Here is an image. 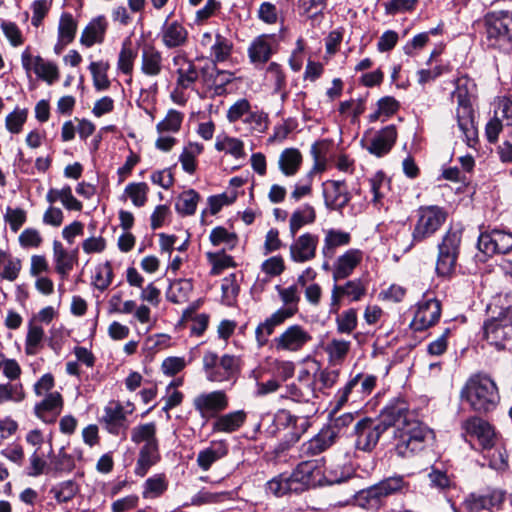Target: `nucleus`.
Listing matches in <instances>:
<instances>
[{"label":"nucleus","instance_id":"f257e3e1","mask_svg":"<svg viewBox=\"0 0 512 512\" xmlns=\"http://www.w3.org/2000/svg\"><path fill=\"white\" fill-rule=\"evenodd\" d=\"M391 428L396 440L395 451L403 458L423 450L432 434L430 429L413 418L405 401L397 400L386 406L378 419L363 418L356 423V448L371 451L381 435Z\"/></svg>","mask_w":512,"mask_h":512},{"label":"nucleus","instance_id":"f03ea898","mask_svg":"<svg viewBox=\"0 0 512 512\" xmlns=\"http://www.w3.org/2000/svg\"><path fill=\"white\" fill-rule=\"evenodd\" d=\"M351 477L350 468L336 466L325 474L313 461H303L289 475H280L267 483V492L277 497L288 493H301L311 487L338 484Z\"/></svg>","mask_w":512,"mask_h":512},{"label":"nucleus","instance_id":"7ed1b4c3","mask_svg":"<svg viewBox=\"0 0 512 512\" xmlns=\"http://www.w3.org/2000/svg\"><path fill=\"white\" fill-rule=\"evenodd\" d=\"M460 395L477 412H489L495 409L500 401L497 384L484 373L471 375Z\"/></svg>","mask_w":512,"mask_h":512},{"label":"nucleus","instance_id":"20e7f679","mask_svg":"<svg viewBox=\"0 0 512 512\" xmlns=\"http://www.w3.org/2000/svg\"><path fill=\"white\" fill-rule=\"evenodd\" d=\"M409 491V483L401 475L385 478L377 484L359 491L354 496L355 505L365 510H379L385 499L393 494Z\"/></svg>","mask_w":512,"mask_h":512},{"label":"nucleus","instance_id":"39448f33","mask_svg":"<svg viewBox=\"0 0 512 512\" xmlns=\"http://www.w3.org/2000/svg\"><path fill=\"white\" fill-rule=\"evenodd\" d=\"M485 43L488 47L503 51L512 49V13L489 12L484 17Z\"/></svg>","mask_w":512,"mask_h":512},{"label":"nucleus","instance_id":"423d86ee","mask_svg":"<svg viewBox=\"0 0 512 512\" xmlns=\"http://www.w3.org/2000/svg\"><path fill=\"white\" fill-rule=\"evenodd\" d=\"M448 212L437 205L420 206L412 230L411 246L431 238L446 222Z\"/></svg>","mask_w":512,"mask_h":512},{"label":"nucleus","instance_id":"0eeeda50","mask_svg":"<svg viewBox=\"0 0 512 512\" xmlns=\"http://www.w3.org/2000/svg\"><path fill=\"white\" fill-rule=\"evenodd\" d=\"M462 232L460 229L450 228L438 244L436 271L441 276L451 275L456 268L460 253Z\"/></svg>","mask_w":512,"mask_h":512},{"label":"nucleus","instance_id":"6e6552de","mask_svg":"<svg viewBox=\"0 0 512 512\" xmlns=\"http://www.w3.org/2000/svg\"><path fill=\"white\" fill-rule=\"evenodd\" d=\"M486 340L497 349H505L512 341V310L503 309L498 316L492 317L484 324Z\"/></svg>","mask_w":512,"mask_h":512},{"label":"nucleus","instance_id":"1a4fd4ad","mask_svg":"<svg viewBox=\"0 0 512 512\" xmlns=\"http://www.w3.org/2000/svg\"><path fill=\"white\" fill-rule=\"evenodd\" d=\"M457 99L458 108L456 112L458 128L463 135V140L470 147L477 141V129L474 123V112L465 92L459 87L452 94Z\"/></svg>","mask_w":512,"mask_h":512},{"label":"nucleus","instance_id":"9d476101","mask_svg":"<svg viewBox=\"0 0 512 512\" xmlns=\"http://www.w3.org/2000/svg\"><path fill=\"white\" fill-rule=\"evenodd\" d=\"M274 425L278 430H288L285 435L286 442L293 444L307 431L309 421L305 417L293 415L289 410L280 409L274 416Z\"/></svg>","mask_w":512,"mask_h":512},{"label":"nucleus","instance_id":"9b49d317","mask_svg":"<svg viewBox=\"0 0 512 512\" xmlns=\"http://www.w3.org/2000/svg\"><path fill=\"white\" fill-rule=\"evenodd\" d=\"M505 493L492 490L486 493H472L464 501L465 508L471 512L480 510H505L507 507Z\"/></svg>","mask_w":512,"mask_h":512},{"label":"nucleus","instance_id":"f8f14e48","mask_svg":"<svg viewBox=\"0 0 512 512\" xmlns=\"http://www.w3.org/2000/svg\"><path fill=\"white\" fill-rule=\"evenodd\" d=\"M21 62L27 73L33 71L38 78L50 85L59 79L57 65L51 61H46L39 55L32 56L28 48L22 52Z\"/></svg>","mask_w":512,"mask_h":512},{"label":"nucleus","instance_id":"ddd939ff","mask_svg":"<svg viewBox=\"0 0 512 512\" xmlns=\"http://www.w3.org/2000/svg\"><path fill=\"white\" fill-rule=\"evenodd\" d=\"M228 404V397L222 390L201 393L193 400L194 408L204 418L217 417L228 407Z\"/></svg>","mask_w":512,"mask_h":512},{"label":"nucleus","instance_id":"4468645a","mask_svg":"<svg viewBox=\"0 0 512 512\" xmlns=\"http://www.w3.org/2000/svg\"><path fill=\"white\" fill-rule=\"evenodd\" d=\"M367 293L366 283L360 279L347 281L343 285L335 284L331 292V312H337L340 300L343 297L349 298L350 301H360Z\"/></svg>","mask_w":512,"mask_h":512},{"label":"nucleus","instance_id":"2eb2a0df","mask_svg":"<svg viewBox=\"0 0 512 512\" xmlns=\"http://www.w3.org/2000/svg\"><path fill=\"white\" fill-rule=\"evenodd\" d=\"M312 336L300 325L289 326L279 337L274 339L277 350L296 352L301 350Z\"/></svg>","mask_w":512,"mask_h":512},{"label":"nucleus","instance_id":"dca6fc26","mask_svg":"<svg viewBox=\"0 0 512 512\" xmlns=\"http://www.w3.org/2000/svg\"><path fill=\"white\" fill-rule=\"evenodd\" d=\"M441 316V305L436 299H428L418 303L417 311L411 322L415 331H423L438 322Z\"/></svg>","mask_w":512,"mask_h":512},{"label":"nucleus","instance_id":"f3484780","mask_svg":"<svg viewBox=\"0 0 512 512\" xmlns=\"http://www.w3.org/2000/svg\"><path fill=\"white\" fill-rule=\"evenodd\" d=\"M337 437L338 432L335 428L325 427L321 429L317 435L301 445V457H310L321 454L335 443Z\"/></svg>","mask_w":512,"mask_h":512},{"label":"nucleus","instance_id":"a211bd4d","mask_svg":"<svg viewBox=\"0 0 512 512\" xmlns=\"http://www.w3.org/2000/svg\"><path fill=\"white\" fill-rule=\"evenodd\" d=\"M319 238L311 233H304L290 245V258L296 263L311 261L316 256Z\"/></svg>","mask_w":512,"mask_h":512},{"label":"nucleus","instance_id":"6ab92c4d","mask_svg":"<svg viewBox=\"0 0 512 512\" xmlns=\"http://www.w3.org/2000/svg\"><path fill=\"white\" fill-rule=\"evenodd\" d=\"M466 436L476 438L482 448H489L495 441L491 425L479 417H470L462 423Z\"/></svg>","mask_w":512,"mask_h":512},{"label":"nucleus","instance_id":"aec40b11","mask_svg":"<svg viewBox=\"0 0 512 512\" xmlns=\"http://www.w3.org/2000/svg\"><path fill=\"white\" fill-rule=\"evenodd\" d=\"M101 422L105 425L107 431L113 435L125 434L128 423L127 416L123 406L117 402H110L104 408V414Z\"/></svg>","mask_w":512,"mask_h":512},{"label":"nucleus","instance_id":"412c9836","mask_svg":"<svg viewBox=\"0 0 512 512\" xmlns=\"http://www.w3.org/2000/svg\"><path fill=\"white\" fill-rule=\"evenodd\" d=\"M325 205L332 210H341L350 201V195L342 181H327L323 184Z\"/></svg>","mask_w":512,"mask_h":512},{"label":"nucleus","instance_id":"4be33fe9","mask_svg":"<svg viewBox=\"0 0 512 512\" xmlns=\"http://www.w3.org/2000/svg\"><path fill=\"white\" fill-rule=\"evenodd\" d=\"M201 78L203 83L214 91V94L223 95L226 92V85L233 80V74L225 70H218L215 65H212L201 69Z\"/></svg>","mask_w":512,"mask_h":512},{"label":"nucleus","instance_id":"5701e85b","mask_svg":"<svg viewBox=\"0 0 512 512\" xmlns=\"http://www.w3.org/2000/svg\"><path fill=\"white\" fill-rule=\"evenodd\" d=\"M63 407V399L59 392L49 393L41 402L37 403L34 412L38 418L46 423H53Z\"/></svg>","mask_w":512,"mask_h":512},{"label":"nucleus","instance_id":"b1692460","mask_svg":"<svg viewBox=\"0 0 512 512\" xmlns=\"http://www.w3.org/2000/svg\"><path fill=\"white\" fill-rule=\"evenodd\" d=\"M396 139V127L394 125H388L374 136L367 149L371 154L377 157L384 156L392 149Z\"/></svg>","mask_w":512,"mask_h":512},{"label":"nucleus","instance_id":"393cba45","mask_svg":"<svg viewBox=\"0 0 512 512\" xmlns=\"http://www.w3.org/2000/svg\"><path fill=\"white\" fill-rule=\"evenodd\" d=\"M361 260L362 252L358 249H350L338 257L332 275L334 281L349 277Z\"/></svg>","mask_w":512,"mask_h":512},{"label":"nucleus","instance_id":"a878e982","mask_svg":"<svg viewBox=\"0 0 512 512\" xmlns=\"http://www.w3.org/2000/svg\"><path fill=\"white\" fill-rule=\"evenodd\" d=\"M228 454V446L224 441H212L210 445L201 450L197 455V465L203 471H208L211 466Z\"/></svg>","mask_w":512,"mask_h":512},{"label":"nucleus","instance_id":"bb28decb","mask_svg":"<svg viewBox=\"0 0 512 512\" xmlns=\"http://www.w3.org/2000/svg\"><path fill=\"white\" fill-rule=\"evenodd\" d=\"M246 418L247 413L244 410L218 415L212 423V430L213 432L233 433L243 426Z\"/></svg>","mask_w":512,"mask_h":512},{"label":"nucleus","instance_id":"cd10ccee","mask_svg":"<svg viewBox=\"0 0 512 512\" xmlns=\"http://www.w3.org/2000/svg\"><path fill=\"white\" fill-rule=\"evenodd\" d=\"M272 53V38L268 35L256 37L248 48L249 59L254 65L266 63Z\"/></svg>","mask_w":512,"mask_h":512},{"label":"nucleus","instance_id":"c85d7f7f","mask_svg":"<svg viewBox=\"0 0 512 512\" xmlns=\"http://www.w3.org/2000/svg\"><path fill=\"white\" fill-rule=\"evenodd\" d=\"M188 40V31L177 21L165 22L162 28V42L167 48L181 47Z\"/></svg>","mask_w":512,"mask_h":512},{"label":"nucleus","instance_id":"c756f323","mask_svg":"<svg viewBox=\"0 0 512 512\" xmlns=\"http://www.w3.org/2000/svg\"><path fill=\"white\" fill-rule=\"evenodd\" d=\"M163 69L162 53L153 46H145L141 54V71L150 77H157Z\"/></svg>","mask_w":512,"mask_h":512},{"label":"nucleus","instance_id":"7c9ffc66","mask_svg":"<svg viewBox=\"0 0 512 512\" xmlns=\"http://www.w3.org/2000/svg\"><path fill=\"white\" fill-rule=\"evenodd\" d=\"M108 23L104 16H98L92 19L82 32L80 42L86 47H91L95 43H101L107 30Z\"/></svg>","mask_w":512,"mask_h":512},{"label":"nucleus","instance_id":"2f4dec72","mask_svg":"<svg viewBox=\"0 0 512 512\" xmlns=\"http://www.w3.org/2000/svg\"><path fill=\"white\" fill-rule=\"evenodd\" d=\"M303 376L308 377L309 373L307 371L301 372L298 378L299 383H292L287 386L286 396L296 402H309L317 396L313 383L309 381L303 382Z\"/></svg>","mask_w":512,"mask_h":512},{"label":"nucleus","instance_id":"473e14b6","mask_svg":"<svg viewBox=\"0 0 512 512\" xmlns=\"http://www.w3.org/2000/svg\"><path fill=\"white\" fill-rule=\"evenodd\" d=\"M160 460L158 444H144L135 467L136 475L144 477L148 470Z\"/></svg>","mask_w":512,"mask_h":512},{"label":"nucleus","instance_id":"72a5a7b5","mask_svg":"<svg viewBox=\"0 0 512 512\" xmlns=\"http://www.w3.org/2000/svg\"><path fill=\"white\" fill-rule=\"evenodd\" d=\"M316 220V211L313 206L305 204L296 209L289 220V231L292 237L305 225L313 224Z\"/></svg>","mask_w":512,"mask_h":512},{"label":"nucleus","instance_id":"f704fd0d","mask_svg":"<svg viewBox=\"0 0 512 512\" xmlns=\"http://www.w3.org/2000/svg\"><path fill=\"white\" fill-rule=\"evenodd\" d=\"M302 163V155L296 148H286L279 156V169L285 176L295 175Z\"/></svg>","mask_w":512,"mask_h":512},{"label":"nucleus","instance_id":"c9c22d12","mask_svg":"<svg viewBox=\"0 0 512 512\" xmlns=\"http://www.w3.org/2000/svg\"><path fill=\"white\" fill-rule=\"evenodd\" d=\"M233 50V43L220 33H216L214 42L210 47V58L213 65L230 59Z\"/></svg>","mask_w":512,"mask_h":512},{"label":"nucleus","instance_id":"e433bc0d","mask_svg":"<svg viewBox=\"0 0 512 512\" xmlns=\"http://www.w3.org/2000/svg\"><path fill=\"white\" fill-rule=\"evenodd\" d=\"M351 236L348 232L329 229L326 231L322 253L325 257H331L337 247L345 246L350 243Z\"/></svg>","mask_w":512,"mask_h":512},{"label":"nucleus","instance_id":"4c0bfd02","mask_svg":"<svg viewBox=\"0 0 512 512\" xmlns=\"http://www.w3.org/2000/svg\"><path fill=\"white\" fill-rule=\"evenodd\" d=\"M53 259L57 273L63 278L66 277L73 268L74 259L57 240L53 242Z\"/></svg>","mask_w":512,"mask_h":512},{"label":"nucleus","instance_id":"58836bf2","mask_svg":"<svg viewBox=\"0 0 512 512\" xmlns=\"http://www.w3.org/2000/svg\"><path fill=\"white\" fill-rule=\"evenodd\" d=\"M193 290V284L189 279H178L173 281L167 291V298L173 303H184L189 299Z\"/></svg>","mask_w":512,"mask_h":512},{"label":"nucleus","instance_id":"ea45409f","mask_svg":"<svg viewBox=\"0 0 512 512\" xmlns=\"http://www.w3.org/2000/svg\"><path fill=\"white\" fill-rule=\"evenodd\" d=\"M176 73V85L181 89L192 88L201 75V72L196 69V66L191 61H185V63L177 69Z\"/></svg>","mask_w":512,"mask_h":512},{"label":"nucleus","instance_id":"a19ab883","mask_svg":"<svg viewBox=\"0 0 512 512\" xmlns=\"http://www.w3.org/2000/svg\"><path fill=\"white\" fill-rule=\"evenodd\" d=\"M350 346V341L333 338L325 345L324 350L328 354L330 362L340 364L346 358Z\"/></svg>","mask_w":512,"mask_h":512},{"label":"nucleus","instance_id":"79ce46f5","mask_svg":"<svg viewBox=\"0 0 512 512\" xmlns=\"http://www.w3.org/2000/svg\"><path fill=\"white\" fill-rule=\"evenodd\" d=\"M199 199L200 196L195 190L190 189L184 191L177 198V201L175 203V209L181 215H193L196 211Z\"/></svg>","mask_w":512,"mask_h":512},{"label":"nucleus","instance_id":"37998d69","mask_svg":"<svg viewBox=\"0 0 512 512\" xmlns=\"http://www.w3.org/2000/svg\"><path fill=\"white\" fill-rule=\"evenodd\" d=\"M44 336L45 333L41 326L29 323L25 340V353L27 355H36L42 347Z\"/></svg>","mask_w":512,"mask_h":512},{"label":"nucleus","instance_id":"c03bdc74","mask_svg":"<svg viewBox=\"0 0 512 512\" xmlns=\"http://www.w3.org/2000/svg\"><path fill=\"white\" fill-rule=\"evenodd\" d=\"M484 457L492 469L504 471L508 466L507 451L502 447H495L494 442L489 448H483Z\"/></svg>","mask_w":512,"mask_h":512},{"label":"nucleus","instance_id":"a18cd8bd","mask_svg":"<svg viewBox=\"0 0 512 512\" xmlns=\"http://www.w3.org/2000/svg\"><path fill=\"white\" fill-rule=\"evenodd\" d=\"M109 64L107 62H92L89 70L92 74L93 84L97 91L107 90L110 87V81L107 76Z\"/></svg>","mask_w":512,"mask_h":512},{"label":"nucleus","instance_id":"49530a36","mask_svg":"<svg viewBox=\"0 0 512 512\" xmlns=\"http://www.w3.org/2000/svg\"><path fill=\"white\" fill-rule=\"evenodd\" d=\"M76 31L77 23L73 16L70 13L62 14L59 21L58 34L59 40L62 42L63 46L71 43L74 40Z\"/></svg>","mask_w":512,"mask_h":512},{"label":"nucleus","instance_id":"de8ad7c7","mask_svg":"<svg viewBox=\"0 0 512 512\" xmlns=\"http://www.w3.org/2000/svg\"><path fill=\"white\" fill-rule=\"evenodd\" d=\"M132 442L139 444H158L156 438V425L155 423H146L134 427L131 431Z\"/></svg>","mask_w":512,"mask_h":512},{"label":"nucleus","instance_id":"09e8293b","mask_svg":"<svg viewBox=\"0 0 512 512\" xmlns=\"http://www.w3.org/2000/svg\"><path fill=\"white\" fill-rule=\"evenodd\" d=\"M183 118L184 115L181 112L170 109L166 117L156 125V130L160 134L165 132H178L181 128Z\"/></svg>","mask_w":512,"mask_h":512},{"label":"nucleus","instance_id":"8fccbe9b","mask_svg":"<svg viewBox=\"0 0 512 512\" xmlns=\"http://www.w3.org/2000/svg\"><path fill=\"white\" fill-rule=\"evenodd\" d=\"M149 187L144 182L129 183L125 188V194L131 199L137 207H142L147 202Z\"/></svg>","mask_w":512,"mask_h":512},{"label":"nucleus","instance_id":"3c124183","mask_svg":"<svg viewBox=\"0 0 512 512\" xmlns=\"http://www.w3.org/2000/svg\"><path fill=\"white\" fill-rule=\"evenodd\" d=\"M215 148L218 151H225L235 158L245 157L244 143L237 138L224 137L222 140H218L215 144Z\"/></svg>","mask_w":512,"mask_h":512},{"label":"nucleus","instance_id":"603ef678","mask_svg":"<svg viewBox=\"0 0 512 512\" xmlns=\"http://www.w3.org/2000/svg\"><path fill=\"white\" fill-rule=\"evenodd\" d=\"M135 58H136V53L131 48L130 41H125L122 44V48L119 53L118 68L124 74H131L133 71Z\"/></svg>","mask_w":512,"mask_h":512},{"label":"nucleus","instance_id":"864d4df0","mask_svg":"<svg viewBox=\"0 0 512 512\" xmlns=\"http://www.w3.org/2000/svg\"><path fill=\"white\" fill-rule=\"evenodd\" d=\"M167 489V482L163 474L154 475L145 481L144 497H157Z\"/></svg>","mask_w":512,"mask_h":512},{"label":"nucleus","instance_id":"5fc2aeb1","mask_svg":"<svg viewBox=\"0 0 512 512\" xmlns=\"http://www.w3.org/2000/svg\"><path fill=\"white\" fill-rule=\"evenodd\" d=\"M337 330L340 333L350 334L357 326V311L354 308L343 311L336 318Z\"/></svg>","mask_w":512,"mask_h":512},{"label":"nucleus","instance_id":"6e6d98bb","mask_svg":"<svg viewBox=\"0 0 512 512\" xmlns=\"http://www.w3.org/2000/svg\"><path fill=\"white\" fill-rule=\"evenodd\" d=\"M207 257L212 264L213 275H219L224 269L235 266L233 258L224 253H208Z\"/></svg>","mask_w":512,"mask_h":512},{"label":"nucleus","instance_id":"4d7b16f0","mask_svg":"<svg viewBox=\"0 0 512 512\" xmlns=\"http://www.w3.org/2000/svg\"><path fill=\"white\" fill-rule=\"evenodd\" d=\"M27 214L22 208L7 207L4 214V220L9 224L13 232H17L26 222Z\"/></svg>","mask_w":512,"mask_h":512},{"label":"nucleus","instance_id":"13d9d810","mask_svg":"<svg viewBox=\"0 0 512 512\" xmlns=\"http://www.w3.org/2000/svg\"><path fill=\"white\" fill-rule=\"evenodd\" d=\"M25 394L21 385L6 384L0 385V403L5 401L20 402L24 399Z\"/></svg>","mask_w":512,"mask_h":512},{"label":"nucleus","instance_id":"bf43d9fd","mask_svg":"<svg viewBox=\"0 0 512 512\" xmlns=\"http://www.w3.org/2000/svg\"><path fill=\"white\" fill-rule=\"evenodd\" d=\"M27 119V110L15 109L6 117V128L14 134L20 133Z\"/></svg>","mask_w":512,"mask_h":512},{"label":"nucleus","instance_id":"052dcab7","mask_svg":"<svg viewBox=\"0 0 512 512\" xmlns=\"http://www.w3.org/2000/svg\"><path fill=\"white\" fill-rule=\"evenodd\" d=\"M250 103L247 99H239L227 111V119L229 122L233 123L246 117L250 112Z\"/></svg>","mask_w":512,"mask_h":512},{"label":"nucleus","instance_id":"680f3d73","mask_svg":"<svg viewBox=\"0 0 512 512\" xmlns=\"http://www.w3.org/2000/svg\"><path fill=\"white\" fill-rule=\"evenodd\" d=\"M1 29L12 46L18 47L23 44L24 38L22 32L15 23L2 21Z\"/></svg>","mask_w":512,"mask_h":512},{"label":"nucleus","instance_id":"e2e57ef3","mask_svg":"<svg viewBox=\"0 0 512 512\" xmlns=\"http://www.w3.org/2000/svg\"><path fill=\"white\" fill-rule=\"evenodd\" d=\"M210 241L215 246L225 243L230 247H234L237 242V237L235 234L229 233L223 227H216L210 233Z\"/></svg>","mask_w":512,"mask_h":512},{"label":"nucleus","instance_id":"0e129e2a","mask_svg":"<svg viewBox=\"0 0 512 512\" xmlns=\"http://www.w3.org/2000/svg\"><path fill=\"white\" fill-rule=\"evenodd\" d=\"M21 267L20 259L13 258L10 255L4 263L3 268L0 270V276L8 281H14L18 277Z\"/></svg>","mask_w":512,"mask_h":512},{"label":"nucleus","instance_id":"69168bd1","mask_svg":"<svg viewBox=\"0 0 512 512\" xmlns=\"http://www.w3.org/2000/svg\"><path fill=\"white\" fill-rule=\"evenodd\" d=\"M113 271L110 263H105L98 268L94 279V285L97 289L104 291L112 282Z\"/></svg>","mask_w":512,"mask_h":512},{"label":"nucleus","instance_id":"338daca9","mask_svg":"<svg viewBox=\"0 0 512 512\" xmlns=\"http://www.w3.org/2000/svg\"><path fill=\"white\" fill-rule=\"evenodd\" d=\"M19 243L23 248H37L42 243V237L38 230L34 228H26L19 235Z\"/></svg>","mask_w":512,"mask_h":512},{"label":"nucleus","instance_id":"774afa93","mask_svg":"<svg viewBox=\"0 0 512 512\" xmlns=\"http://www.w3.org/2000/svg\"><path fill=\"white\" fill-rule=\"evenodd\" d=\"M497 253L506 254L512 250V233L494 230V248Z\"/></svg>","mask_w":512,"mask_h":512}]
</instances>
